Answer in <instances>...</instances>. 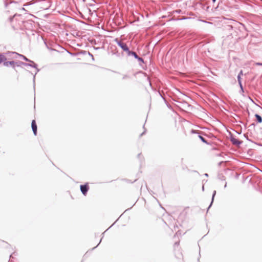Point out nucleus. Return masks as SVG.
Masks as SVG:
<instances>
[{
	"label": "nucleus",
	"instance_id": "6",
	"mask_svg": "<svg viewBox=\"0 0 262 262\" xmlns=\"http://www.w3.org/2000/svg\"><path fill=\"white\" fill-rule=\"evenodd\" d=\"M6 60V57L2 55V54H0V64L3 62V61H5Z\"/></svg>",
	"mask_w": 262,
	"mask_h": 262
},
{
	"label": "nucleus",
	"instance_id": "5",
	"mask_svg": "<svg viewBox=\"0 0 262 262\" xmlns=\"http://www.w3.org/2000/svg\"><path fill=\"white\" fill-rule=\"evenodd\" d=\"M255 116L256 118V120H257V122L261 123L262 122V118L260 116H259L258 114H256L255 115Z\"/></svg>",
	"mask_w": 262,
	"mask_h": 262
},
{
	"label": "nucleus",
	"instance_id": "15",
	"mask_svg": "<svg viewBox=\"0 0 262 262\" xmlns=\"http://www.w3.org/2000/svg\"><path fill=\"white\" fill-rule=\"evenodd\" d=\"M91 11H92V10H91V9H89V11H90V12H91Z\"/></svg>",
	"mask_w": 262,
	"mask_h": 262
},
{
	"label": "nucleus",
	"instance_id": "12",
	"mask_svg": "<svg viewBox=\"0 0 262 262\" xmlns=\"http://www.w3.org/2000/svg\"><path fill=\"white\" fill-rule=\"evenodd\" d=\"M133 54H134V56H135V57L137 56V54L135 52H133Z\"/></svg>",
	"mask_w": 262,
	"mask_h": 262
},
{
	"label": "nucleus",
	"instance_id": "10",
	"mask_svg": "<svg viewBox=\"0 0 262 262\" xmlns=\"http://www.w3.org/2000/svg\"><path fill=\"white\" fill-rule=\"evenodd\" d=\"M237 78H238V81L239 84H241V76H240V74H238Z\"/></svg>",
	"mask_w": 262,
	"mask_h": 262
},
{
	"label": "nucleus",
	"instance_id": "8",
	"mask_svg": "<svg viewBox=\"0 0 262 262\" xmlns=\"http://www.w3.org/2000/svg\"><path fill=\"white\" fill-rule=\"evenodd\" d=\"M232 141L233 143L234 144H239L241 143V142L239 141H238L235 139H233V140H232Z\"/></svg>",
	"mask_w": 262,
	"mask_h": 262
},
{
	"label": "nucleus",
	"instance_id": "17",
	"mask_svg": "<svg viewBox=\"0 0 262 262\" xmlns=\"http://www.w3.org/2000/svg\"><path fill=\"white\" fill-rule=\"evenodd\" d=\"M213 2H214L216 0H212Z\"/></svg>",
	"mask_w": 262,
	"mask_h": 262
},
{
	"label": "nucleus",
	"instance_id": "16",
	"mask_svg": "<svg viewBox=\"0 0 262 262\" xmlns=\"http://www.w3.org/2000/svg\"><path fill=\"white\" fill-rule=\"evenodd\" d=\"M192 133H194V130H192L191 132Z\"/></svg>",
	"mask_w": 262,
	"mask_h": 262
},
{
	"label": "nucleus",
	"instance_id": "9",
	"mask_svg": "<svg viewBox=\"0 0 262 262\" xmlns=\"http://www.w3.org/2000/svg\"><path fill=\"white\" fill-rule=\"evenodd\" d=\"M199 138L204 143H207V141L204 138H203L202 136H199Z\"/></svg>",
	"mask_w": 262,
	"mask_h": 262
},
{
	"label": "nucleus",
	"instance_id": "4",
	"mask_svg": "<svg viewBox=\"0 0 262 262\" xmlns=\"http://www.w3.org/2000/svg\"><path fill=\"white\" fill-rule=\"evenodd\" d=\"M89 189V187L88 184H85L83 185V194L85 195L86 192Z\"/></svg>",
	"mask_w": 262,
	"mask_h": 262
},
{
	"label": "nucleus",
	"instance_id": "1",
	"mask_svg": "<svg viewBox=\"0 0 262 262\" xmlns=\"http://www.w3.org/2000/svg\"><path fill=\"white\" fill-rule=\"evenodd\" d=\"M31 126L34 135H36L37 127L35 120H32Z\"/></svg>",
	"mask_w": 262,
	"mask_h": 262
},
{
	"label": "nucleus",
	"instance_id": "14",
	"mask_svg": "<svg viewBox=\"0 0 262 262\" xmlns=\"http://www.w3.org/2000/svg\"><path fill=\"white\" fill-rule=\"evenodd\" d=\"M256 64H257V65H262L261 63H257Z\"/></svg>",
	"mask_w": 262,
	"mask_h": 262
},
{
	"label": "nucleus",
	"instance_id": "13",
	"mask_svg": "<svg viewBox=\"0 0 262 262\" xmlns=\"http://www.w3.org/2000/svg\"><path fill=\"white\" fill-rule=\"evenodd\" d=\"M80 190L82 191V185H81L80 186Z\"/></svg>",
	"mask_w": 262,
	"mask_h": 262
},
{
	"label": "nucleus",
	"instance_id": "2",
	"mask_svg": "<svg viewBox=\"0 0 262 262\" xmlns=\"http://www.w3.org/2000/svg\"><path fill=\"white\" fill-rule=\"evenodd\" d=\"M119 46L124 50L125 51H128L129 49L127 46V45L122 42H119L118 43Z\"/></svg>",
	"mask_w": 262,
	"mask_h": 262
},
{
	"label": "nucleus",
	"instance_id": "11",
	"mask_svg": "<svg viewBox=\"0 0 262 262\" xmlns=\"http://www.w3.org/2000/svg\"><path fill=\"white\" fill-rule=\"evenodd\" d=\"M239 74H240V76L243 75V71H241Z\"/></svg>",
	"mask_w": 262,
	"mask_h": 262
},
{
	"label": "nucleus",
	"instance_id": "3",
	"mask_svg": "<svg viewBox=\"0 0 262 262\" xmlns=\"http://www.w3.org/2000/svg\"><path fill=\"white\" fill-rule=\"evenodd\" d=\"M4 64V66H7V67L11 66H12V67H14L15 62L13 61H12L5 62Z\"/></svg>",
	"mask_w": 262,
	"mask_h": 262
},
{
	"label": "nucleus",
	"instance_id": "7",
	"mask_svg": "<svg viewBox=\"0 0 262 262\" xmlns=\"http://www.w3.org/2000/svg\"><path fill=\"white\" fill-rule=\"evenodd\" d=\"M90 14L91 15H94V16H98V15L99 14V13L96 12V10H94V9H93V12L90 13Z\"/></svg>",
	"mask_w": 262,
	"mask_h": 262
}]
</instances>
